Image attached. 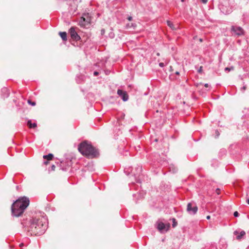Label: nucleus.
Returning a JSON list of instances; mask_svg holds the SVG:
<instances>
[{
  "label": "nucleus",
  "instance_id": "44",
  "mask_svg": "<svg viewBox=\"0 0 249 249\" xmlns=\"http://www.w3.org/2000/svg\"><path fill=\"white\" fill-rule=\"evenodd\" d=\"M160 55L159 53H157V55Z\"/></svg>",
  "mask_w": 249,
  "mask_h": 249
},
{
  "label": "nucleus",
  "instance_id": "35",
  "mask_svg": "<svg viewBox=\"0 0 249 249\" xmlns=\"http://www.w3.org/2000/svg\"><path fill=\"white\" fill-rule=\"evenodd\" d=\"M204 86H205V87H206V88H208V87H209V85L208 84H205L204 85Z\"/></svg>",
  "mask_w": 249,
  "mask_h": 249
},
{
  "label": "nucleus",
  "instance_id": "3",
  "mask_svg": "<svg viewBox=\"0 0 249 249\" xmlns=\"http://www.w3.org/2000/svg\"><path fill=\"white\" fill-rule=\"evenodd\" d=\"M45 220L43 217L34 219L30 228L31 234L37 235L43 233L46 228Z\"/></svg>",
  "mask_w": 249,
  "mask_h": 249
},
{
  "label": "nucleus",
  "instance_id": "40",
  "mask_svg": "<svg viewBox=\"0 0 249 249\" xmlns=\"http://www.w3.org/2000/svg\"><path fill=\"white\" fill-rule=\"evenodd\" d=\"M19 246H20V247H22V246H23V243H21V244H20V245H19Z\"/></svg>",
  "mask_w": 249,
  "mask_h": 249
},
{
  "label": "nucleus",
  "instance_id": "34",
  "mask_svg": "<svg viewBox=\"0 0 249 249\" xmlns=\"http://www.w3.org/2000/svg\"><path fill=\"white\" fill-rule=\"evenodd\" d=\"M132 17H128V18H127L128 20H129V21H131V20H132Z\"/></svg>",
  "mask_w": 249,
  "mask_h": 249
},
{
  "label": "nucleus",
  "instance_id": "6",
  "mask_svg": "<svg viewBox=\"0 0 249 249\" xmlns=\"http://www.w3.org/2000/svg\"><path fill=\"white\" fill-rule=\"evenodd\" d=\"M187 211L190 214H195L197 211V207L196 206L193 207L192 204L189 203L187 205Z\"/></svg>",
  "mask_w": 249,
  "mask_h": 249
},
{
  "label": "nucleus",
  "instance_id": "32",
  "mask_svg": "<svg viewBox=\"0 0 249 249\" xmlns=\"http://www.w3.org/2000/svg\"><path fill=\"white\" fill-rule=\"evenodd\" d=\"M201 0L204 3H206L207 2V1H208V0Z\"/></svg>",
  "mask_w": 249,
  "mask_h": 249
},
{
  "label": "nucleus",
  "instance_id": "24",
  "mask_svg": "<svg viewBox=\"0 0 249 249\" xmlns=\"http://www.w3.org/2000/svg\"><path fill=\"white\" fill-rule=\"evenodd\" d=\"M202 66H201V67H200V68H199V69L198 70V72L199 73H200V72H202Z\"/></svg>",
  "mask_w": 249,
  "mask_h": 249
},
{
  "label": "nucleus",
  "instance_id": "26",
  "mask_svg": "<svg viewBox=\"0 0 249 249\" xmlns=\"http://www.w3.org/2000/svg\"><path fill=\"white\" fill-rule=\"evenodd\" d=\"M159 66L160 67H163L164 65V63H160L159 64Z\"/></svg>",
  "mask_w": 249,
  "mask_h": 249
},
{
  "label": "nucleus",
  "instance_id": "8",
  "mask_svg": "<svg viewBox=\"0 0 249 249\" xmlns=\"http://www.w3.org/2000/svg\"><path fill=\"white\" fill-rule=\"evenodd\" d=\"M56 165L59 167V170H69V167L66 166V163L60 161V162H56Z\"/></svg>",
  "mask_w": 249,
  "mask_h": 249
},
{
  "label": "nucleus",
  "instance_id": "11",
  "mask_svg": "<svg viewBox=\"0 0 249 249\" xmlns=\"http://www.w3.org/2000/svg\"><path fill=\"white\" fill-rule=\"evenodd\" d=\"M43 159H46L48 160H50L53 158V155L52 154H49L47 155H44L43 156Z\"/></svg>",
  "mask_w": 249,
  "mask_h": 249
},
{
  "label": "nucleus",
  "instance_id": "41",
  "mask_svg": "<svg viewBox=\"0 0 249 249\" xmlns=\"http://www.w3.org/2000/svg\"><path fill=\"white\" fill-rule=\"evenodd\" d=\"M176 74H179V72L177 71V72H176Z\"/></svg>",
  "mask_w": 249,
  "mask_h": 249
},
{
  "label": "nucleus",
  "instance_id": "37",
  "mask_svg": "<svg viewBox=\"0 0 249 249\" xmlns=\"http://www.w3.org/2000/svg\"><path fill=\"white\" fill-rule=\"evenodd\" d=\"M216 193L217 194H219V190L218 189H217L216 191Z\"/></svg>",
  "mask_w": 249,
  "mask_h": 249
},
{
  "label": "nucleus",
  "instance_id": "10",
  "mask_svg": "<svg viewBox=\"0 0 249 249\" xmlns=\"http://www.w3.org/2000/svg\"><path fill=\"white\" fill-rule=\"evenodd\" d=\"M59 34L63 40L66 41L67 40V35L66 32H59Z\"/></svg>",
  "mask_w": 249,
  "mask_h": 249
},
{
  "label": "nucleus",
  "instance_id": "33",
  "mask_svg": "<svg viewBox=\"0 0 249 249\" xmlns=\"http://www.w3.org/2000/svg\"><path fill=\"white\" fill-rule=\"evenodd\" d=\"M233 233L234 235H237L239 233L237 231H234Z\"/></svg>",
  "mask_w": 249,
  "mask_h": 249
},
{
  "label": "nucleus",
  "instance_id": "15",
  "mask_svg": "<svg viewBox=\"0 0 249 249\" xmlns=\"http://www.w3.org/2000/svg\"><path fill=\"white\" fill-rule=\"evenodd\" d=\"M27 124L30 128H35L36 126V123L32 124L30 120L28 121Z\"/></svg>",
  "mask_w": 249,
  "mask_h": 249
},
{
  "label": "nucleus",
  "instance_id": "22",
  "mask_svg": "<svg viewBox=\"0 0 249 249\" xmlns=\"http://www.w3.org/2000/svg\"><path fill=\"white\" fill-rule=\"evenodd\" d=\"M55 167H56V165H54V164H53L52 166H51V170L52 171H54L55 170Z\"/></svg>",
  "mask_w": 249,
  "mask_h": 249
},
{
  "label": "nucleus",
  "instance_id": "45",
  "mask_svg": "<svg viewBox=\"0 0 249 249\" xmlns=\"http://www.w3.org/2000/svg\"><path fill=\"white\" fill-rule=\"evenodd\" d=\"M184 1V0H181V1Z\"/></svg>",
  "mask_w": 249,
  "mask_h": 249
},
{
  "label": "nucleus",
  "instance_id": "39",
  "mask_svg": "<svg viewBox=\"0 0 249 249\" xmlns=\"http://www.w3.org/2000/svg\"><path fill=\"white\" fill-rule=\"evenodd\" d=\"M202 41H203V39H202V38H200V39H199V41H200V42H202Z\"/></svg>",
  "mask_w": 249,
  "mask_h": 249
},
{
  "label": "nucleus",
  "instance_id": "14",
  "mask_svg": "<svg viewBox=\"0 0 249 249\" xmlns=\"http://www.w3.org/2000/svg\"><path fill=\"white\" fill-rule=\"evenodd\" d=\"M167 23L168 25L172 29V30H176L177 27H175L174 25L170 21H167Z\"/></svg>",
  "mask_w": 249,
  "mask_h": 249
},
{
  "label": "nucleus",
  "instance_id": "9",
  "mask_svg": "<svg viewBox=\"0 0 249 249\" xmlns=\"http://www.w3.org/2000/svg\"><path fill=\"white\" fill-rule=\"evenodd\" d=\"M165 228H166V226L163 222H160L158 223L157 228L160 232H163L165 231Z\"/></svg>",
  "mask_w": 249,
  "mask_h": 249
},
{
  "label": "nucleus",
  "instance_id": "30",
  "mask_svg": "<svg viewBox=\"0 0 249 249\" xmlns=\"http://www.w3.org/2000/svg\"><path fill=\"white\" fill-rule=\"evenodd\" d=\"M49 160H47V161H44L43 163L45 165H47L49 163Z\"/></svg>",
  "mask_w": 249,
  "mask_h": 249
},
{
  "label": "nucleus",
  "instance_id": "20",
  "mask_svg": "<svg viewBox=\"0 0 249 249\" xmlns=\"http://www.w3.org/2000/svg\"><path fill=\"white\" fill-rule=\"evenodd\" d=\"M109 36L110 38H112L114 37V34L112 32H111L109 34Z\"/></svg>",
  "mask_w": 249,
  "mask_h": 249
},
{
  "label": "nucleus",
  "instance_id": "43",
  "mask_svg": "<svg viewBox=\"0 0 249 249\" xmlns=\"http://www.w3.org/2000/svg\"><path fill=\"white\" fill-rule=\"evenodd\" d=\"M3 90H4V91H6V90H7V89H3Z\"/></svg>",
  "mask_w": 249,
  "mask_h": 249
},
{
  "label": "nucleus",
  "instance_id": "12",
  "mask_svg": "<svg viewBox=\"0 0 249 249\" xmlns=\"http://www.w3.org/2000/svg\"><path fill=\"white\" fill-rule=\"evenodd\" d=\"M85 21H86V18L82 17L79 21V25L81 26H86V23H85Z\"/></svg>",
  "mask_w": 249,
  "mask_h": 249
},
{
  "label": "nucleus",
  "instance_id": "5",
  "mask_svg": "<svg viewBox=\"0 0 249 249\" xmlns=\"http://www.w3.org/2000/svg\"><path fill=\"white\" fill-rule=\"evenodd\" d=\"M70 33L71 34V37L72 39L77 41L80 39V36L77 34L75 30V28L74 27H71L70 28Z\"/></svg>",
  "mask_w": 249,
  "mask_h": 249
},
{
  "label": "nucleus",
  "instance_id": "1",
  "mask_svg": "<svg viewBox=\"0 0 249 249\" xmlns=\"http://www.w3.org/2000/svg\"><path fill=\"white\" fill-rule=\"evenodd\" d=\"M29 204V200L26 197H22L17 200L12 205V213L14 216H20Z\"/></svg>",
  "mask_w": 249,
  "mask_h": 249
},
{
  "label": "nucleus",
  "instance_id": "38",
  "mask_svg": "<svg viewBox=\"0 0 249 249\" xmlns=\"http://www.w3.org/2000/svg\"><path fill=\"white\" fill-rule=\"evenodd\" d=\"M247 202L248 204H249V198L247 200Z\"/></svg>",
  "mask_w": 249,
  "mask_h": 249
},
{
  "label": "nucleus",
  "instance_id": "28",
  "mask_svg": "<svg viewBox=\"0 0 249 249\" xmlns=\"http://www.w3.org/2000/svg\"><path fill=\"white\" fill-rule=\"evenodd\" d=\"M136 170H142V167H141V166H138V167H137V168Z\"/></svg>",
  "mask_w": 249,
  "mask_h": 249
},
{
  "label": "nucleus",
  "instance_id": "4",
  "mask_svg": "<svg viewBox=\"0 0 249 249\" xmlns=\"http://www.w3.org/2000/svg\"><path fill=\"white\" fill-rule=\"evenodd\" d=\"M231 31L235 36H240L244 34L243 29L240 27L232 26Z\"/></svg>",
  "mask_w": 249,
  "mask_h": 249
},
{
  "label": "nucleus",
  "instance_id": "7",
  "mask_svg": "<svg viewBox=\"0 0 249 249\" xmlns=\"http://www.w3.org/2000/svg\"><path fill=\"white\" fill-rule=\"evenodd\" d=\"M118 94L121 97L122 99L124 101H126L128 99V95L126 92L124 91L121 89H118L117 90Z\"/></svg>",
  "mask_w": 249,
  "mask_h": 249
},
{
  "label": "nucleus",
  "instance_id": "42",
  "mask_svg": "<svg viewBox=\"0 0 249 249\" xmlns=\"http://www.w3.org/2000/svg\"><path fill=\"white\" fill-rule=\"evenodd\" d=\"M194 39H196V36H194Z\"/></svg>",
  "mask_w": 249,
  "mask_h": 249
},
{
  "label": "nucleus",
  "instance_id": "2",
  "mask_svg": "<svg viewBox=\"0 0 249 249\" xmlns=\"http://www.w3.org/2000/svg\"><path fill=\"white\" fill-rule=\"evenodd\" d=\"M78 150L83 155L89 158H96L99 155L98 150L86 141L79 144Z\"/></svg>",
  "mask_w": 249,
  "mask_h": 249
},
{
  "label": "nucleus",
  "instance_id": "36",
  "mask_svg": "<svg viewBox=\"0 0 249 249\" xmlns=\"http://www.w3.org/2000/svg\"><path fill=\"white\" fill-rule=\"evenodd\" d=\"M206 218H207V219H210V218H211V217H210V215H208V216L206 217Z\"/></svg>",
  "mask_w": 249,
  "mask_h": 249
},
{
  "label": "nucleus",
  "instance_id": "29",
  "mask_svg": "<svg viewBox=\"0 0 249 249\" xmlns=\"http://www.w3.org/2000/svg\"><path fill=\"white\" fill-rule=\"evenodd\" d=\"M246 88H246V86H244L243 88H242L241 89V90H245L246 89Z\"/></svg>",
  "mask_w": 249,
  "mask_h": 249
},
{
  "label": "nucleus",
  "instance_id": "27",
  "mask_svg": "<svg viewBox=\"0 0 249 249\" xmlns=\"http://www.w3.org/2000/svg\"><path fill=\"white\" fill-rule=\"evenodd\" d=\"M98 74H99V73H98V72H97V71H94V73H93L94 75H95V76H97V75H98Z\"/></svg>",
  "mask_w": 249,
  "mask_h": 249
},
{
  "label": "nucleus",
  "instance_id": "19",
  "mask_svg": "<svg viewBox=\"0 0 249 249\" xmlns=\"http://www.w3.org/2000/svg\"><path fill=\"white\" fill-rule=\"evenodd\" d=\"M233 68L232 67H231V68H228V67H227L225 69V71H230L231 70H233Z\"/></svg>",
  "mask_w": 249,
  "mask_h": 249
},
{
  "label": "nucleus",
  "instance_id": "17",
  "mask_svg": "<svg viewBox=\"0 0 249 249\" xmlns=\"http://www.w3.org/2000/svg\"><path fill=\"white\" fill-rule=\"evenodd\" d=\"M28 104L31 105L33 106H34L36 105V103L35 102H32L31 100H28Z\"/></svg>",
  "mask_w": 249,
  "mask_h": 249
},
{
  "label": "nucleus",
  "instance_id": "21",
  "mask_svg": "<svg viewBox=\"0 0 249 249\" xmlns=\"http://www.w3.org/2000/svg\"><path fill=\"white\" fill-rule=\"evenodd\" d=\"M85 23H87L88 24L90 23V19L88 17L87 18H86V21H85Z\"/></svg>",
  "mask_w": 249,
  "mask_h": 249
},
{
  "label": "nucleus",
  "instance_id": "13",
  "mask_svg": "<svg viewBox=\"0 0 249 249\" xmlns=\"http://www.w3.org/2000/svg\"><path fill=\"white\" fill-rule=\"evenodd\" d=\"M245 234H246V232H245V231H241L240 232L239 234V235H238L237 236V237H236V239H237V240H240V239H241V238H242V237H243Z\"/></svg>",
  "mask_w": 249,
  "mask_h": 249
},
{
  "label": "nucleus",
  "instance_id": "31",
  "mask_svg": "<svg viewBox=\"0 0 249 249\" xmlns=\"http://www.w3.org/2000/svg\"><path fill=\"white\" fill-rule=\"evenodd\" d=\"M105 30H104V29H102V30H101V34H102V35L104 34H105Z\"/></svg>",
  "mask_w": 249,
  "mask_h": 249
},
{
  "label": "nucleus",
  "instance_id": "16",
  "mask_svg": "<svg viewBox=\"0 0 249 249\" xmlns=\"http://www.w3.org/2000/svg\"><path fill=\"white\" fill-rule=\"evenodd\" d=\"M172 221H173V224H172V226L173 227L175 228L177 226V222L176 221V219L175 218H173L172 219Z\"/></svg>",
  "mask_w": 249,
  "mask_h": 249
},
{
  "label": "nucleus",
  "instance_id": "25",
  "mask_svg": "<svg viewBox=\"0 0 249 249\" xmlns=\"http://www.w3.org/2000/svg\"><path fill=\"white\" fill-rule=\"evenodd\" d=\"M126 26H127V27H131V26L134 27V26L133 23H131V25L129 24H128Z\"/></svg>",
  "mask_w": 249,
  "mask_h": 249
},
{
  "label": "nucleus",
  "instance_id": "23",
  "mask_svg": "<svg viewBox=\"0 0 249 249\" xmlns=\"http://www.w3.org/2000/svg\"><path fill=\"white\" fill-rule=\"evenodd\" d=\"M233 215L235 217H238L239 216V213L238 212L236 211L234 213Z\"/></svg>",
  "mask_w": 249,
  "mask_h": 249
},
{
  "label": "nucleus",
  "instance_id": "18",
  "mask_svg": "<svg viewBox=\"0 0 249 249\" xmlns=\"http://www.w3.org/2000/svg\"><path fill=\"white\" fill-rule=\"evenodd\" d=\"M165 225L166 226V228H165V231H167L169 230V229L170 227V224L169 223H167L166 224H165Z\"/></svg>",
  "mask_w": 249,
  "mask_h": 249
}]
</instances>
